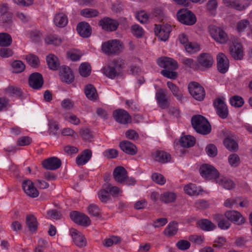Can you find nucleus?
<instances>
[{"label":"nucleus","instance_id":"f257e3e1","mask_svg":"<svg viewBox=\"0 0 252 252\" xmlns=\"http://www.w3.org/2000/svg\"><path fill=\"white\" fill-rule=\"evenodd\" d=\"M124 62L121 59H114L103 68V73L110 79H115L122 73Z\"/></svg>","mask_w":252,"mask_h":252},{"label":"nucleus","instance_id":"f03ea898","mask_svg":"<svg viewBox=\"0 0 252 252\" xmlns=\"http://www.w3.org/2000/svg\"><path fill=\"white\" fill-rule=\"evenodd\" d=\"M191 125L194 130L199 133L206 135L211 132V127L208 120L201 115L193 116Z\"/></svg>","mask_w":252,"mask_h":252},{"label":"nucleus","instance_id":"7ed1b4c3","mask_svg":"<svg viewBox=\"0 0 252 252\" xmlns=\"http://www.w3.org/2000/svg\"><path fill=\"white\" fill-rule=\"evenodd\" d=\"M101 47L103 52L108 55H117L122 51L123 44L120 40L114 39L103 43Z\"/></svg>","mask_w":252,"mask_h":252},{"label":"nucleus","instance_id":"20e7f679","mask_svg":"<svg viewBox=\"0 0 252 252\" xmlns=\"http://www.w3.org/2000/svg\"><path fill=\"white\" fill-rule=\"evenodd\" d=\"M177 17L180 23L187 25H193L196 21L195 15L187 9L183 8L179 10L177 13Z\"/></svg>","mask_w":252,"mask_h":252},{"label":"nucleus","instance_id":"39448f33","mask_svg":"<svg viewBox=\"0 0 252 252\" xmlns=\"http://www.w3.org/2000/svg\"><path fill=\"white\" fill-rule=\"evenodd\" d=\"M190 95L196 100L202 101L205 96V91L203 87L195 82H190L188 85Z\"/></svg>","mask_w":252,"mask_h":252},{"label":"nucleus","instance_id":"423d86ee","mask_svg":"<svg viewBox=\"0 0 252 252\" xmlns=\"http://www.w3.org/2000/svg\"><path fill=\"white\" fill-rule=\"evenodd\" d=\"M209 30L211 36L217 42L223 44L227 41L228 39L227 34L220 28L211 26L209 27Z\"/></svg>","mask_w":252,"mask_h":252},{"label":"nucleus","instance_id":"0eeeda50","mask_svg":"<svg viewBox=\"0 0 252 252\" xmlns=\"http://www.w3.org/2000/svg\"><path fill=\"white\" fill-rule=\"evenodd\" d=\"M199 171L201 176L207 179H214L216 181V179L219 177L218 171L211 165L207 164L202 165Z\"/></svg>","mask_w":252,"mask_h":252},{"label":"nucleus","instance_id":"6e6552de","mask_svg":"<svg viewBox=\"0 0 252 252\" xmlns=\"http://www.w3.org/2000/svg\"><path fill=\"white\" fill-rule=\"evenodd\" d=\"M171 31V27L168 24L155 25V32L160 40H167Z\"/></svg>","mask_w":252,"mask_h":252},{"label":"nucleus","instance_id":"1a4fd4ad","mask_svg":"<svg viewBox=\"0 0 252 252\" xmlns=\"http://www.w3.org/2000/svg\"><path fill=\"white\" fill-rule=\"evenodd\" d=\"M71 219L76 223L83 226H88L91 223V220L87 215L76 211L70 213Z\"/></svg>","mask_w":252,"mask_h":252},{"label":"nucleus","instance_id":"9d476101","mask_svg":"<svg viewBox=\"0 0 252 252\" xmlns=\"http://www.w3.org/2000/svg\"><path fill=\"white\" fill-rule=\"evenodd\" d=\"M98 25L101 27L103 30L108 32H112L117 29L119 23L114 19L104 17L99 21Z\"/></svg>","mask_w":252,"mask_h":252},{"label":"nucleus","instance_id":"9b49d317","mask_svg":"<svg viewBox=\"0 0 252 252\" xmlns=\"http://www.w3.org/2000/svg\"><path fill=\"white\" fill-rule=\"evenodd\" d=\"M44 80L42 75L38 72L32 73L29 78V84L31 87L39 90L42 87Z\"/></svg>","mask_w":252,"mask_h":252},{"label":"nucleus","instance_id":"f8f14e48","mask_svg":"<svg viewBox=\"0 0 252 252\" xmlns=\"http://www.w3.org/2000/svg\"><path fill=\"white\" fill-rule=\"evenodd\" d=\"M214 106L216 109L217 114L222 119L227 117L228 110L226 104L220 98H217L214 101Z\"/></svg>","mask_w":252,"mask_h":252},{"label":"nucleus","instance_id":"ddd939ff","mask_svg":"<svg viewBox=\"0 0 252 252\" xmlns=\"http://www.w3.org/2000/svg\"><path fill=\"white\" fill-rule=\"evenodd\" d=\"M70 234L76 246L79 248H83L86 246V239L80 232L74 228H71L70 229Z\"/></svg>","mask_w":252,"mask_h":252},{"label":"nucleus","instance_id":"4468645a","mask_svg":"<svg viewBox=\"0 0 252 252\" xmlns=\"http://www.w3.org/2000/svg\"><path fill=\"white\" fill-rule=\"evenodd\" d=\"M224 215L228 220L237 225H241L245 222V219L242 215L237 211H227Z\"/></svg>","mask_w":252,"mask_h":252},{"label":"nucleus","instance_id":"2eb2a0df","mask_svg":"<svg viewBox=\"0 0 252 252\" xmlns=\"http://www.w3.org/2000/svg\"><path fill=\"white\" fill-rule=\"evenodd\" d=\"M42 165L47 170H54L61 167L62 161L57 157H51L43 160Z\"/></svg>","mask_w":252,"mask_h":252},{"label":"nucleus","instance_id":"dca6fc26","mask_svg":"<svg viewBox=\"0 0 252 252\" xmlns=\"http://www.w3.org/2000/svg\"><path fill=\"white\" fill-rule=\"evenodd\" d=\"M113 116L117 122L122 124H126L131 121V117L129 114L123 109L115 110L113 112Z\"/></svg>","mask_w":252,"mask_h":252},{"label":"nucleus","instance_id":"f3484780","mask_svg":"<svg viewBox=\"0 0 252 252\" xmlns=\"http://www.w3.org/2000/svg\"><path fill=\"white\" fill-rule=\"evenodd\" d=\"M218 69L221 73H225L229 67V61L226 56L222 53L217 57Z\"/></svg>","mask_w":252,"mask_h":252},{"label":"nucleus","instance_id":"a211bd4d","mask_svg":"<svg viewBox=\"0 0 252 252\" xmlns=\"http://www.w3.org/2000/svg\"><path fill=\"white\" fill-rule=\"evenodd\" d=\"M158 65L164 69L176 70L178 67L177 62L171 58L164 57L158 60Z\"/></svg>","mask_w":252,"mask_h":252},{"label":"nucleus","instance_id":"6ab92c4d","mask_svg":"<svg viewBox=\"0 0 252 252\" xmlns=\"http://www.w3.org/2000/svg\"><path fill=\"white\" fill-rule=\"evenodd\" d=\"M167 91L160 89L156 93V98L159 106L162 109H165L169 106V102L167 98Z\"/></svg>","mask_w":252,"mask_h":252},{"label":"nucleus","instance_id":"aec40b11","mask_svg":"<svg viewBox=\"0 0 252 252\" xmlns=\"http://www.w3.org/2000/svg\"><path fill=\"white\" fill-rule=\"evenodd\" d=\"M127 174V172L126 169L121 166L116 167L113 173V176L115 180L120 184H124L125 183Z\"/></svg>","mask_w":252,"mask_h":252},{"label":"nucleus","instance_id":"412c9836","mask_svg":"<svg viewBox=\"0 0 252 252\" xmlns=\"http://www.w3.org/2000/svg\"><path fill=\"white\" fill-rule=\"evenodd\" d=\"M76 30L78 34L83 38L88 37L91 35V27L87 22H81L79 23L77 26Z\"/></svg>","mask_w":252,"mask_h":252},{"label":"nucleus","instance_id":"4be33fe9","mask_svg":"<svg viewBox=\"0 0 252 252\" xmlns=\"http://www.w3.org/2000/svg\"><path fill=\"white\" fill-rule=\"evenodd\" d=\"M197 62L201 67L208 68L212 65L214 60L209 54L201 53L197 58Z\"/></svg>","mask_w":252,"mask_h":252},{"label":"nucleus","instance_id":"5701e85b","mask_svg":"<svg viewBox=\"0 0 252 252\" xmlns=\"http://www.w3.org/2000/svg\"><path fill=\"white\" fill-rule=\"evenodd\" d=\"M119 146L123 152L128 155H135L137 152L136 146L128 141L124 140L121 141L120 143Z\"/></svg>","mask_w":252,"mask_h":252},{"label":"nucleus","instance_id":"b1692460","mask_svg":"<svg viewBox=\"0 0 252 252\" xmlns=\"http://www.w3.org/2000/svg\"><path fill=\"white\" fill-rule=\"evenodd\" d=\"M61 78L62 81L70 83L74 80V75L70 68L66 66H63L61 68Z\"/></svg>","mask_w":252,"mask_h":252},{"label":"nucleus","instance_id":"393cba45","mask_svg":"<svg viewBox=\"0 0 252 252\" xmlns=\"http://www.w3.org/2000/svg\"><path fill=\"white\" fill-rule=\"evenodd\" d=\"M152 157L155 160L161 163L168 162L171 159L170 155L162 151H156L152 154Z\"/></svg>","mask_w":252,"mask_h":252},{"label":"nucleus","instance_id":"a878e982","mask_svg":"<svg viewBox=\"0 0 252 252\" xmlns=\"http://www.w3.org/2000/svg\"><path fill=\"white\" fill-rule=\"evenodd\" d=\"M33 183L30 180H25L23 182L22 187L25 192L29 196L35 198L38 196L39 192L36 189H32L34 192L32 193L30 189L33 187Z\"/></svg>","mask_w":252,"mask_h":252},{"label":"nucleus","instance_id":"bb28decb","mask_svg":"<svg viewBox=\"0 0 252 252\" xmlns=\"http://www.w3.org/2000/svg\"><path fill=\"white\" fill-rule=\"evenodd\" d=\"M26 224L30 232L36 231L38 228V222L34 216L33 215H27L26 218Z\"/></svg>","mask_w":252,"mask_h":252},{"label":"nucleus","instance_id":"cd10ccee","mask_svg":"<svg viewBox=\"0 0 252 252\" xmlns=\"http://www.w3.org/2000/svg\"><path fill=\"white\" fill-rule=\"evenodd\" d=\"M92 155V151L89 149L85 150L81 154L78 156L76 162L78 165L86 164L91 158Z\"/></svg>","mask_w":252,"mask_h":252},{"label":"nucleus","instance_id":"c85d7f7f","mask_svg":"<svg viewBox=\"0 0 252 252\" xmlns=\"http://www.w3.org/2000/svg\"><path fill=\"white\" fill-rule=\"evenodd\" d=\"M230 53L235 60H240L243 57L242 46L240 44H233L230 47Z\"/></svg>","mask_w":252,"mask_h":252},{"label":"nucleus","instance_id":"c756f323","mask_svg":"<svg viewBox=\"0 0 252 252\" xmlns=\"http://www.w3.org/2000/svg\"><path fill=\"white\" fill-rule=\"evenodd\" d=\"M55 24L58 27H64L68 23L67 16L63 13H59L55 15L54 19Z\"/></svg>","mask_w":252,"mask_h":252},{"label":"nucleus","instance_id":"7c9ffc66","mask_svg":"<svg viewBox=\"0 0 252 252\" xmlns=\"http://www.w3.org/2000/svg\"><path fill=\"white\" fill-rule=\"evenodd\" d=\"M216 183L226 189H231L235 187L233 182L226 177H219L216 179Z\"/></svg>","mask_w":252,"mask_h":252},{"label":"nucleus","instance_id":"2f4dec72","mask_svg":"<svg viewBox=\"0 0 252 252\" xmlns=\"http://www.w3.org/2000/svg\"><path fill=\"white\" fill-rule=\"evenodd\" d=\"M84 92L86 97L90 100H94L97 97L96 90L92 84H88L85 86Z\"/></svg>","mask_w":252,"mask_h":252},{"label":"nucleus","instance_id":"473e14b6","mask_svg":"<svg viewBox=\"0 0 252 252\" xmlns=\"http://www.w3.org/2000/svg\"><path fill=\"white\" fill-rule=\"evenodd\" d=\"M46 61L49 68L52 70H57L60 66L58 58L53 54H50L46 57Z\"/></svg>","mask_w":252,"mask_h":252},{"label":"nucleus","instance_id":"72a5a7b5","mask_svg":"<svg viewBox=\"0 0 252 252\" xmlns=\"http://www.w3.org/2000/svg\"><path fill=\"white\" fill-rule=\"evenodd\" d=\"M167 86L173 95L178 100H181L183 97V94L180 89L175 84L170 81L167 82Z\"/></svg>","mask_w":252,"mask_h":252},{"label":"nucleus","instance_id":"f704fd0d","mask_svg":"<svg viewBox=\"0 0 252 252\" xmlns=\"http://www.w3.org/2000/svg\"><path fill=\"white\" fill-rule=\"evenodd\" d=\"M195 143V139L190 135L182 137L180 140L181 146L185 148H189L193 146Z\"/></svg>","mask_w":252,"mask_h":252},{"label":"nucleus","instance_id":"c9c22d12","mask_svg":"<svg viewBox=\"0 0 252 252\" xmlns=\"http://www.w3.org/2000/svg\"><path fill=\"white\" fill-rule=\"evenodd\" d=\"M177 223L173 221L170 222L164 230L165 235L171 237L175 235L178 231Z\"/></svg>","mask_w":252,"mask_h":252},{"label":"nucleus","instance_id":"e433bc0d","mask_svg":"<svg viewBox=\"0 0 252 252\" xmlns=\"http://www.w3.org/2000/svg\"><path fill=\"white\" fill-rule=\"evenodd\" d=\"M222 1L226 6L233 7L237 10L241 11L246 7L245 5L240 4L238 0H222Z\"/></svg>","mask_w":252,"mask_h":252},{"label":"nucleus","instance_id":"4c0bfd02","mask_svg":"<svg viewBox=\"0 0 252 252\" xmlns=\"http://www.w3.org/2000/svg\"><path fill=\"white\" fill-rule=\"evenodd\" d=\"M225 147L230 151H236L238 149V143L233 139L227 137L223 140Z\"/></svg>","mask_w":252,"mask_h":252},{"label":"nucleus","instance_id":"58836bf2","mask_svg":"<svg viewBox=\"0 0 252 252\" xmlns=\"http://www.w3.org/2000/svg\"><path fill=\"white\" fill-rule=\"evenodd\" d=\"M176 197L177 195L175 193L167 191L160 195V200L165 203H169L174 202Z\"/></svg>","mask_w":252,"mask_h":252},{"label":"nucleus","instance_id":"ea45409f","mask_svg":"<svg viewBox=\"0 0 252 252\" xmlns=\"http://www.w3.org/2000/svg\"><path fill=\"white\" fill-rule=\"evenodd\" d=\"M4 92L9 96H15L18 97H21L23 94L22 90L15 86H9L5 89Z\"/></svg>","mask_w":252,"mask_h":252},{"label":"nucleus","instance_id":"a19ab883","mask_svg":"<svg viewBox=\"0 0 252 252\" xmlns=\"http://www.w3.org/2000/svg\"><path fill=\"white\" fill-rule=\"evenodd\" d=\"M215 220L218 222V226L222 229H228L230 226V222L221 215H216Z\"/></svg>","mask_w":252,"mask_h":252},{"label":"nucleus","instance_id":"79ce46f5","mask_svg":"<svg viewBox=\"0 0 252 252\" xmlns=\"http://www.w3.org/2000/svg\"><path fill=\"white\" fill-rule=\"evenodd\" d=\"M12 41L10 34L6 32L0 33V46L8 47L11 45Z\"/></svg>","mask_w":252,"mask_h":252},{"label":"nucleus","instance_id":"37998d69","mask_svg":"<svg viewBox=\"0 0 252 252\" xmlns=\"http://www.w3.org/2000/svg\"><path fill=\"white\" fill-rule=\"evenodd\" d=\"M26 59L32 67L37 68L39 66L40 61L36 55L32 54H28L26 56Z\"/></svg>","mask_w":252,"mask_h":252},{"label":"nucleus","instance_id":"c03bdc74","mask_svg":"<svg viewBox=\"0 0 252 252\" xmlns=\"http://www.w3.org/2000/svg\"><path fill=\"white\" fill-rule=\"evenodd\" d=\"M98 196L101 202L103 203H106L110 199V194L107 189H106L105 185L103 186V189L98 191Z\"/></svg>","mask_w":252,"mask_h":252},{"label":"nucleus","instance_id":"a18cd8bd","mask_svg":"<svg viewBox=\"0 0 252 252\" xmlns=\"http://www.w3.org/2000/svg\"><path fill=\"white\" fill-rule=\"evenodd\" d=\"M199 225L202 229L206 231L212 230L216 227L213 223L207 219L202 220L199 222Z\"/></svg>","mask_w":252,"mask_h":252},{"label":"nucleus","instance_id":"49530a36","mask_svg":"<svg viewBox=\"0 0 252 252\" xmlns=\"http://www.w3.org/2000/svg\"><path fill=\"white\" fill-rule=\"evenodd\" d=\"M98 14L97 10L91 8H85L80 12L81 15L86 18L95 17L97 16Z\"/></svg>","mask_w":252,"mask_h":252},{"label":"nucleus","instance_id":"de8ad7c7","mask_svg":"<svg viewBox=\"0 0 252 252\" xmlns=\"http://www.w3.org/2000/svg\"><path fill=\"white\" fill-rule=\"evenodd\" d=\"M45 41L48 44L59 46L61 44L62 40L56 35H50L46 37Z\"/></svg>","mask_w":252,"mask_h":252},{"label":"nucleus","instance_id":"09e8293b","mask_svg":"<svg viewBox=\"0 0 252 252\" xmlns=\"http://www.w3.org/2000/svg\"><path fill=\"white\" fill-rule=\"evenodd\" d=\"M79 71L81 76L83 77H87L90 75L91 73V66L88 63H83L80 65Z\"/></svg>","mask_w":252,"mask_h":252},{"label":"nucleus","instance_id":"8fccbe9b","mask_svg":"<svg viewBox=\"0 0 252 252\" xmlns=\"http://www.w3.org/2000/svg\"><path fill=\"white\" fill-rule=\"evenodd\" d=\"M230 103L232 106L240 107L244 104V100L241 96L234 95L230 98Z\"/></svg>","mask_w":252,"mask_h":252},{"label":"nucleus","instance_id":"3c124183","mask_svg":"<svg viewBox=\"0 0 252 252\" xmlns=\"http://www.w3.org/2000/svg\"><path fill=\"white\" fill-rule=\"evenodd\" d=\"M185 48L186 51L189 53H194L200 50L199 45L194 42H188Z\"/></svg>","mask_w":252,"mask_h":252},{"label":"nucleus","instance_id":"603ef678","mask_svg":"<svg viewBox=\"0 0 252 252\" xmlns=\"http://www.w3.org/2000/svg\"><path fill=\"white\" fill-rule=\"evenodd\" d=\"M88 213L94 217H100V209L95 204H90L88 207Z\"/></svg>","mask_w":252,"mask_h":252},{"label":"nucleus","instance_id":"864d4df0","mask_svg":"<svg viewBox=\"0 0 252 252\" xmlns=\"http://www.w3.org/2000/svg\"><path fill=\"white\" fill-rule=\"evenodd\" d=\"M184 190L187 194L189 195L198 194L196 185L193 184H189L185 186Z\"/></svg>","mask_w":252,"mask_h":252},{"label":"nucleus","instance_id":"5fc2aeb1","mask_svg":"<svg viewBox=\"0 0 252 252\" xmlns=\"http://www.w3.org/2000/svg\"><path fill=\"white\" fill-rule=\"evenodd\" d=\"M12 66L16 73H20L24 70L25 64L21 61H15L12 63Z\"/></svg>","mask_w":252,"mask_h":252},{"label":"nucleus","instance_id":"6e6d98bb","mask_svg":"<svg viewBox=\"0 0 252 252\" xmlns=\"http://www.w3.org/2000/svg\"><path fill=\"white\" fill-rule=\"evenodd\" d=\"M228 159L229 163L232 166L236 167L239 165L240 162V158L236 154H231Z\"/></svg>","mask_w":252,"mask_h":252},{"label":"nucleus","instance_id":"4d7b16f0","mask_svg":"<svg viewBox=\"0 0 252 252\" xmlns=\"http://www.w3.org/2000/svg\"><path fill=\"white\" fill-rule=\"evenodd\" d=\"M64 118L66 121L75 125H78L80 123V119L73 114H66L64 115Z\"/></svg>","mask_w":252,"mask_h":252},{"label":"nucleus","instance_id":"13d9d810","mask_svg":"<svg viewBox=\"0 0 252 252\" xmlns=\"http://www.w3.org/2000/svg\"><path fill=\"white\" fill-rule=\"evenodd\" d=\"M152 178L153 181L159 185H163L166 182L164 177L162 175L157 173H153Z\"/></svg>","mask_w":252,"mask_h":252},{"label":"nucleus","instance_id":"bf43d9fd","mask_svg":"<svg viewBox=\"0 0 252 252\" xmlns=\"http://www.w3.org/2000/svg\"><path fill=\"white\" fill-rule=\"evenodd\" d=\"M131 30L132 34L137 37H141L143 35V30L138 25H133Z\"/></svg>","mask_w":252,"mask_h":252},{"label":"nucleus","instance_id":"052dcab7","mask_svg":"<svg viewBox=\"0 0 252 252\" xmlns=\"http://www.w3.org/2000/svg\"><path fill=\"white\" fill-rule=\"evenodd\" d=\"M174 70L163 69L161 70V74L164 76L171 79H175L177 77V74L174 71Z\"/></svg>","mask_w":252,"mask_h":252},{"label":"nucleus","instance_id":"680f3d73","mask_svg":"<svg viewBox=\"0 0 252 252\" xmlns=\"http://www.w3.org/2000/svg\"><path fill=\"white\" fill-rule=\"evenodd\" d=\"M105 185L109 193H110L113 196H116L120 192H122L118 187L112 186L110 184H107Z\"/></svg>","mask_w":252,"mask_h":252},{"label":"nucleus","instance_id":"e2e57ef3","mask_svg":"<svg viewBox=\"0 0 252 252\" xmlns=\"http://www.w3.org/2000/svg\"><path fill=\"white\" fill-rule=\"evenodd\" d=\"M177 248L182 251H185L189 249L190 246L189 242L187 240H182L176 243Z\"/></svg>","mask_w":252,"mask_h":252},{"label":"nucleus","instance_id":"0e129e2a","mask_svg":"<svg viewBox=\"0 0 252 252\" xmlns=\"http://www.w3.org/2000/svg\"><path fill=\"white\" fill-rule=\"evenodd\" d=\"M47 217L51 219L59 220L61 218V214L56 209L49 210L47 212Z\"/></svg>","mask_w":252,"mask_h":252},{"label":"nucleus","instance_id":"69168bd1","mask_svg":"<svg viewBox=\"0 0 252 252\" xmlns=\"http://www.w3.org/2000/svg\"><path fill=\"white\" fill-rule=\"evenodd\" d=\"M207 155L211 157H215L217 155V147L213 144L208 145L206 148Z\"/></svg>","mask_w":252,"mask_h":252},{"label":"nucleus","instance_id":"338daca9","mask_svg":"<svg viewBox=\"0 0 252 252\" xmlns=\"http://www.w3.org/2000/svg\"><path fill=\"white\" fill-rule=\"evenodd\" d=\"M103 155L108 158H114L118 156V151L114 149H108L104 152Z\"/></svg>","mask_w":252,"mask_h":252},{"label":"nucleus","instance_id":"774afa93","mask_svg":"<svg viewBox=\"0 0 252 252\" xmlns=\"http://www.w3.org/2000/svg\"><path fill=\"white\" fill-rule=\"evenodd\" d=\"M80 134L83 140L86 141L90 140L93 138V134L91 130L87 128L81 129L80 130Z\"/></svg>","mask_w":252,"mask_h":252}]
</instances>
